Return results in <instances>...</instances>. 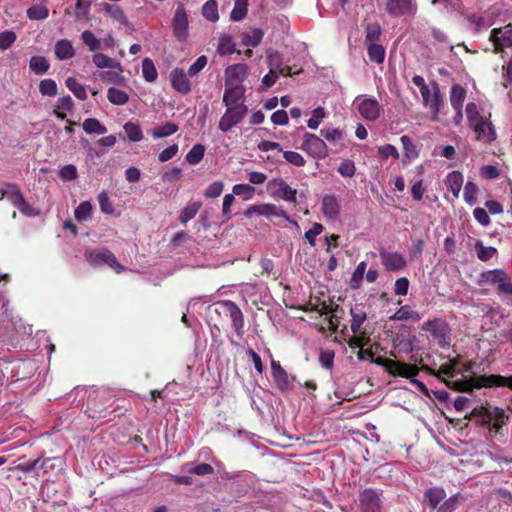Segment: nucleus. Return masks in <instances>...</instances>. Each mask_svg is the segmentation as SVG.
I'll return each instance as SVG.
<instances>
[{"label": "nucleus", "mask_w": 512, "mask_h": 512, "mask_svg": "<svg viewBox=\"0 0 512 512\" xmlns=\"http://www.w3.org/2000/svg\"><path fill=\"white\" fill-rule=\"evenodd\" d=\"M82 127L87 134L101 135L107 132V128L96 118L85 119Z\"/></svg>", "instance_id": "obj_41"}, {"label": "nucleus", "mask_w": 512, "mask_h": 512, "mask_svg": "<svg viewBox=\"0 0 512 512\" xmlns=\"http://www.w3.org/2000/svg\"><path fill=\"white\" fill-rule=\"evenodd\" d=\"M4 186L7 188V191H1L0 200L7 198L16 208L24 204V196L16 184L5 183Z\"/></svg>", "instance_id": "obj_26"}, {"label": "nucleus", "mask_w": 512, "mask_h": 512, "mask_svg": "<svg viewBox=\"0 0 512 512\" xmlns=\"http://www.w3.org/2000/svg\"><path fill=\"white\" fill-rule=\"evenodd\" d=\"M392 367L388 373L394 377H403L411 379L416 377L421 370L417 365H411L400 361H395L391 364Z\"/></svg>", "instance_id": "obj_21"}, {"label": "nucleus", "mask_w": 512, "mask_h": 512, "mask_svg": "<svg viewBox=\"0 0 512 512\" xmlns=\"http://www.w3.org/2000/svg\"><path fill=\"white\" fill-rule=\"evenodd\" d=\"M443 382L448 388L458 392H472L474 389V385H472V377L470 379H466L464 375L461 379L449 378L443 379Z\"/></svg>", "instance_id": "obj_27"}, {"label": "nucleus", "mask_w": 512, "mask_h": 512, "mask_svg": "<svg viewBox=\"0 0 512 512\" xmlns=\"http://www.w3.org/2000/svg\"><path fill=\"white\" fill-rule=\"evenodd\" d=\"M477 284L479 286L485 284L497 285L499 293L512 295V281L503 269L483 271L477 279Z\"/></svg>", "instance_id": "obj_2"}, {"label": "nucleus", "mask_w": 512, "mask_h": 512, "mask_svg": "<svg viewBox=\"0 0 512 512\" xmlns=\"http://www.w3.org/2000/svg\"><path fill=\"white\" fill-rule=\"evenodd\" d=\"M49 15L47 7L42 5H34L27 10V16L31 20H43Z\"/></svg>", "instance_id": "obj_61"}, {"label": "nucleus", "mask_w": 512, "mask_h": 512, "mask_svg": "<svg viewBox=\"0 0 512 512\" xmlns=\"http://www.w3.org/2000/svg\"><path fill=\"white\" fill-rule=\"evenodd\" d=\"M386 11L392 17L414 15L417 5L412 0H388Z\"/></svg>", "instance_id": "obj_14"}, {"label": "nucleus", "mask_w": 512, "mask_h": 512, "mask_svg": "<svg viewBox=\"0 0 512 512\" xmlns=\"http://www.w3.org/2000/svg\"><path fill=\"white\" fill-rule=\"evenodd\" d=\"M114 404L113 396L107 391H98L88 400L89 416L92 418H104Z\"/></svg>", "instance_id": "obj_4"}, {"label": "nucleus", "mask_w": 512, "mask_h": 512, "mask_svg": "<svg viewBox=\"0 0 512 512\" xmlns=\"http://www.w3.org/2000/svg\"><path fill=\"white\" fill-rule=\"evenodd\" d=\"M248 112L247 106H235L227 108L221 117L218 128L226 133L239 124Z\"/></svg>", "instance_id": "obj_10"}, {"label": "nucleus", "mask_w": 512, "mask_h": 512, "mask_svg": "<svg viewBox=\"0 0 512 512\" xmlns=\"http://www.w3.org/2000/svg\"><path fill=\"white\" fill-rule=\"evenodd\" d=\"M400 142L403 146L404 150V158L408 161L414 160L419 156L417 146L414 144L412 139L407 136L403 135L400 137Z\"/></svg>", "instance_id": "obj_40"}, {"label": "nucleus", "mask_w": 512, "mask_h": 512, "mask_svg": "<svg viewBox=\"0 0 512 512\" xmlns=\"http://www.w3.org/2000/svg\"><path fill=\"white\" fill-rule=\"evenodd\" d=\"M29 68L35 74L43 75L49 70L50 64L44 56H33L29 61Z\"/></svg>", "instance_id": "obj_39"}, {"label": "nucleus", "mask_w": 512, "mask_h": 512, "mask_svg": "<svg viewBox=\"0 0 512 512\" xmlns=\"http://www.w3.org/2000/svg\"><path fill=\"white\" fill-rule=\"evenodd\" d=\"M217 308L216 312L220 313L223 311L226 315H229L232 322V328L235 331L237 337L241 339L244 335V315L241 309L236 303L231 300L219 301L215 304Z\"/></svg>", "instance_id": "obj_5"}, {"label": "nucleus", "mask_w": 512, "mask_h": 512, "mask_svg": "<svg viewBox=\"0 0 512 512\" xmlns=\"http://www.w3.org/2000/svg\"><path fill=\"white\" fill-rule=\"evenodd\" d=\"M421 370L436 376L440 381H443V379L456 378L460 374V372H456L449 362L442 364L438 371H435L427 365H422Z\"/></svg>", "instance_id": "obj_24"}, {"label": "nucleus", "mask_w": 512, "mask_h": 512, "mask_svg": "<svg viewBox=\"0 0 512 512\" xmlns=\"http://www.w3.org/2000/svg\"><path fill=\"white\" fill-rule=\"evenodd\" d=\"M380 258L387 271H400L407 266L406 259L398 252L380 251Z\"/></svg>", "instance_id": "obj_16"}, {"label": "nucleus", "mask_w": 512, "mask_h": 512, "mask_svg": "<svg viewBox=\"0 0 512 512\" xmlns=\"http://www.w3.org/2000/svg\"><path fill=\"white\" fill-rule=\"evenodd\" d=\"M366 267H367V264L365 261L360 262L356 266V268L352 274L351 280H350V287L352 289H357L360 287L361 282H362L365 272H366Z\"/></svg>", "instance_id": "obj_56"}, {"label": "nucleus", "mask_w": 512, "mask_h": 512, "mask_svg": "<svg viewBox=\"0 0 512 512\" xmlns=\"http://www.w3.org/2000/svg\"><path fill=\"white\" fill-rule=\"evenodd\" d=\"M367 54L370 61L381 64L385 58V49L380 44L369 43L367 47Z\"/></svg>", "instance_id": "obj_42"}, {"label": "nucleus", "mask_w": 512, "mask_h": 512, "mask_svg": "<svg viewBox=\"0 0 512 512\" xmlns=\"http://www.w3.org/2000/svg\"><path fill=\"white\" fill-rule=\"evenodd\" d=\"M67 88L75 95L79 100H86L87 93L85 87L80 84L76 78L68 77L65 82Z\"/></svg>", "instance_id": "obj_43"}, {"label": "nucleus", "mask_w": 512, "mask_h": 512, "mask_svg": "<svg viewBox=\"0 0 512 512\" xmlns=\"http://www.w3.org/2000/svg\"><path fill=\"white\" fill-rule=\"evenodd\" d=\"M264 36V32L259 28L251 29V31L242 35V44L248 47H257Z\"/></svg>", "instance_id": "obj_37"}, {"label": "nucleus", "mask_w": 512, "mask_h": 512, "mask_svg": "<svg viewBox=\"0 0 512 512\" xmlns=\"http://www.w3.org/2000/svg\"><path fill=\"white\" fill-rule=\"evenodd\" d=\"M301 149L316 159H324L328 156L326 143L317 135L305 133Z\"/></svg>", "instance_id": "obj_8"}, {"label": "nucleus", "mask_w": 512, "mask_h": 512, "mask_svg": "<svg viewBox=\"0 0 512 512\" xmlns=\"http://www.w3.org/2000/svg\"><path fill=\"white\" fill-rule=\"evenodd\" d=\"M359 507L362 512H381V493L372 488H366L359 494Z\"/></svg>", "instance_id": "obj_11"}, {"label": "nucleus", "mask_w": 512, "mask_h": 512, "mask_svg": "<svg viewBox=\"0 0 512 512\" xmlns=\"http://www.w3.org/2000/svg\"><path fill=\"white\" fill-rule=\"evenodd\" d=\"M39 91L43 96L54 97L57 95V84L53 79H43L39 84Z\"/></svg>", "instance_id": "obj_59"}, {"label": "nucleus", "mask_w": 512, "mask_h": 512, "mask_svg": "<svg viewBox=\"0 0 512 512\" xmlns=\"http://www.w3.org/2000/svg\"><path fill=\"white\" fill-rule=\"evenodd\" d=\"M232 191L233 194L243 197L244 200H250L255 193V188L249 184H236Z\"/></svg>", "instance_id": "obj_62"}, {"label": "nucleus", "mask_w": 512, "mask_h": 512, "mask_svg": "<svg viewBox=\"0 0 512 512\" xmlns=\"http://www.w3.org/2000/svg\"><path fill=\"white\" fill-rule=\"evenodd\" d=\"M244 215L248 218L253 217L254 215L259 216H276L279 217L281 213L279 212V209L275 204L271 203H265V204H259V205H251L249 206L245 212Z\"/></svg>", "instance_id": "obj_23"}, {"label": "nucleus", "mask_w": 512, "mask_h": 512, "mask_svg": "<svg viewBox=\"0 0 512 512\" xmlns=\"http://www.w3.org/2000/svg\"><path fill=\"white\" fill-rule=\"evenodd\" d=\"M381 33L382 29L378 22L368 23L366 26L365 42L367 44L376 43L380 39Z\"/></svg>", "instance_id": "obj_55"}, {"label": "nucleus", "mask_w": 512, "mask_h": 512, "mask_svg": "<svg viewBox=\"0 0 512 512\" xmlns=\"http://www.w3.org/2000/svg\"><path fill=\"white\" fill-rule=\"evenodd\" d=\"M142 73L147 82H154L158 77L157 69L150 58H144L142 61Z\"/></svg>", "instance_id": "obj_49"}, {"label": "nucleus", "mask_w": 512, "mask_h": 512, "mask_svg": "<svg viewBox=\"0 0 512 512\" xmlns=\"http://www.w3.org/2000/svg\"><path fill=\"white\" fill-rule=\"evenodd\" d=\"M245 89L242 85L226 87L223 95V103L227 108L235 106H246L244 104Z\"/></svg>", "instance_id": "obj_17"}, {"label": "nucleus", "mask_w": 512, "mask_h": 512, "mask_svg": "<svg viewBox=\"0 0 512 512\" xmlns=\"http://www.w3.org/2000/svg\"><path fill=\"white\" fill-rule=\"evenodd\" d=\"M420 318L419 313L414 311L409 305L401 306L392 316L389 317L390 320L394 321H407L409 319L418 321Z\"/></svg>", "instance_id": "obj_36"}, {"label": "nucleus", "mask_w": 512, "mask_h": 512, "mask_svg": "<svg viewBox=\"0 0 512 512\" xmlns=\"http://www.w3.org/2000/svg\"><path fill=\"white\" fill-rule=\"evenodd\" d=\"M204 154L205 146L203 144H195L186 154L185 159L190 165H196L203 159Z\"/></svg>", "instance_id": "obj_51"}, {"label": "nucleus", "mask_w": 512, "mask_h": 512, "mask_svg": "<svg viewBox=\"0 0 512 512\" xmlns=\"http://www.w3.org/2000/svg\"><path fill=\"white\" fill-rule=\"evenodd\" d=\"M201 202H193L183 208L179 216V220L182 224H186L188 221L193 219L201 208Z\"/></svg>", "instance_id": "obj_53"}, {"label": "nucleus", "mask_w": 512, "mask_h": 512, "mask_svg": "<svg viewBox=\"0 0 512 512\" xmlns=\"http://www.w3.org/2000/svg\"><path fill=\"white\" fill-rule=\"evenodd\" d=\"M75 55V50L70 40L61 39L55 44V56L59 60L71 59Z\"/></svg>", "instance_id": "obj_29"}, {"label": "nucleus", "mask_w": 512, "mask_h": 512, "mask_svg": "<svg viewBox=\"0 0 512 512\" xmlns=\"http://www.w3.org/2000/svg\"><path fill=\"white\" fill-rule=\"evenodd\" d=\"M445 182L448 190L453 194L455 198H458L463 184L462 173L459 171L450 172L447 175Z\"/></svg>", "instance_id": "obj_30"}, {"label": "nucleus", "mask_w": 512, "mask_h": 512, "mask_svg": "<svg viewBox=\"0 0 512 512\" xmlns=\"http://www.w3.org/2000/svg\"><path fill=\"white\" fill-rule=\"evenodd\" d=\"M108 100L114 105H124L129 101L128 94L115 87H111L107 91Z\"/></svg>", "instance_id": "obj_45"}, {"label": "nucleus", "mask_w": 512, "mask_h": 512, "mask_svg": "<svg viewBox=\"0 0 512 512\" xmlns=\"http://www.w3.org/2000/svg\"><path fill=\"white\" fill-rule=\"evenodd\" d=\"M475 251L479 260L483 262L489 261L498 251L495 247L485 246L481 240H477L475 243Z\"/></svg>", "instance_id": "obj_38"}, {"label": "nucleus", "mask_w": 512, "mask_h": 512, "mask_svg": "<svg viewBox=\"0 0 512 512\" xmlns=\"http://www.w3.org/2000/svg\"><path fill=\"white\" fill-rule=\"evenodd\" d=\"M173 36L179 42H186L189 37V20L183 3H178L171 23Z\"/></svg>", "instance_id": "obj_6"}, {"label": "nucleus", "mask_w": 512, "mask_h": 512, "mask_svg": "<svg viewBox=\"0 0 512 512\" xmlns=\"http://www.w3.org/2000/svg\"><path fill=\"white\" fill-rule=\"evenodd\" d=\"M235 51V43L229 35H222L219 38L217 52L221 56L230 55Z\"/></svg>", "instance_id": "obj_46"}, {"label": "nucleus", "mask_w": 512, "mask_h": 512, "mask_svg": "<svg viewBox=\"0 0 512 512\" xmlns=\"http://www.w3.org/2000/svg\"><path fill=\"white\" fill-rule=\"evenodd\" d=\"M412 83L419 87L420 93L422 96V103L425 107H429L432 118L437 119L438 114L441 111V108L444 106V97L440 91L439 85L437 82L433 81L431 86L433 87V97L432 101H429L430 88L425 83V80L420 75H415L412 78Z\"/></svg>", "instance_id": "obj_1"}, {"label": "nucleus", "mask_w": 512, "mask_h": 512, "mask_svg": "<svg viewBox=\"0 0 512 512\" xmlns=\"http://www.w3.org/2000/svg\"><path fill=\"white\" fill-rule=\"evenodd\" d=\"M92 213V205L89 201L81 202L74 211L75 219L79 222L86 221Z\"/></svg>", "instance_id": "obj_57"}, {"label": "nucleus", "mask_w": 512, "mask_h": 512, "mask_svg": "<svg viewBox=\"0 0 512 512\" xmlns=\"http://www.w3.org/2000/svg\"><path fill=\"white\" fill-rule=\"evenodd\" d=\"M469 126L475 132L477 141L490 144L497 137L494 125L486 117L472 123Z\"/></svg>", "instance_id": "obj_12"}, {"label": "nucleus", "mask_w": 512, "mask_h": 512, "mask_svg": "<svg viewBox=\"0 0 512 512\" xmlns=\"http://www.w3.org/2000/svg\"><path fill=\"white\" fill-rule=\"evenodd\" d=\"M170 81L174 90L187 95L191 92V83L183 69L175 68L170 73Z\"/></svg>", "instance_id": "obj_18"}, {"label": "nucleus", "mask_w": 512, "mask_h": 512, "mask_svg": "<svg viewBox=\"0 0 512 512\" xmlns=\"http://www.w3.org/2000/svg\"><path fill=\"white\" fill-rule=\"evenodd\" d=\"M86 259L88 263L92 266H100L106 264L109 267H111L116 273H121L125 269L124 266H122L117 261L114 253L108 249L89 252L86 254Z\"/></svg>", "instance_id": "obj_7"}, {"label": "nucleus", "mask_w": 512, "mask_h": 512, "mask_svg": "<svg viewBox=\"0 0 512 512\" xmlns=\"http://www.w3.org/2000/svg\"><path fill=\"white\" fill-rule=\"evenodd\" d=\"M489 40L493 43L494 53L504 52L505 48L512 46V28L508 26L493 28L490 32Z\"/></svg>", "instance_id": "obj_13"}, {"label": "nucleus", "mask_w": 512, "mask_h": 512, "mask_svg": "<svg viewBox=\"0 0 512 512\" xmlns=\"http://www.w3.org/2000/svg\"><path fill=\"white\" fill-rule=\"evenodd\" d=\"M340 203L334 195H325L322 198L321 211L326 219L336 221L340 216Z\"/></svg>", "instance_id": "obj_20"}, {"label": "nucleus", "mask_w": 512, "mask_h": 512, "mask_svg": "<svg viewBox=\"0 0 512 512\" xmlns=\"http://www.w3.org/2000/svg\"><path fill=\"white\" fill-rule=\"evenodd\" d=\"M123 128L128 139L132 142H139L144 137L141 127L136 123L129 121L125 123Z\"/></svg>", "instance_id": "obj_52"}, {"label": "nucleus", "mask_w": 512, "mask_h": 512, "mask_svg": "<svg viewBox=\"0 0 512 512\" xmlns=\"http://www.w3.org/2000/svg\"><path fill=\"white\" fill-rule=\"evenodd\" d=\"M491 415V407L478 406L471 411L469 419L476 418L478 425L486 427L491 425Z\"/></svg>", "instance_id": "obj_28"}, {"label": "nucleus", "mask_w": 512, "mask_h": 512, "mask_svg": "<svg viewBox=\"0 0 512 512\" xmlns=\"http://www.w3.org/2000/svg\"><path fill=\"white\" fill-rule=\"evenodd\" d=\"M103 10L105 11V13L108 16H110L113 20H115L119 24L124 25V26L129 25L127 16L124 13L123 9L119 5L104 3Z\"/></svg>", "instance_id": "obj_31"}, {"label": "nucleus", "mask_w": 512, "mask_h": 512, "mask_svg": "<svg viewBox=\"0 0 512 512\" xmlns=\"http://www.w3.org/2000/svg\"><path fill=\"white\" fill-rule=\"evenodd\" d=\"M248 0H235L234 8L231 11L230 18L233 21H241L247 15Z\"/></svg>", "instance_id": "obj_50"}, {"label": "nucleus", "mask_w": 512, "mask_h": 512, "mask_svg": "<svg viewBox=\"0 0 512 512\" xmlns=\"http://www.w3.org/2000/svg\"><path fill=\"white\" fill-rule=\"evenodd\" d=\"M478 186L471 181H468L464 187V200L465 202L473 206L477 202Z\"/></svg>", "instance_id": "obj_58"}, {"label": "nucleus", "mask_w": 512, "mask_h": 512, "mask_svg": "<svg viewBox=\"0 0 512 512\" xmlns=\"http://www.w3.org/2000/svg\"><path fill=\"white\" fill-rule=\"evenodd\" d=\"M358 111L365 120L375 121L380 117L382 108L375 98H363L358 104Z\"/></svg>", "instance_id": "obj_15"}, {"label": "nucleus", "mask_w": 512, "mask_h": 512, "mask_svg": "<svg viewBox=\"0 0 512 512\" xmlns=\"http://www.w3.org/2000/svg\"><path fill=\"white\" fill-rule=\"evenodd\" d=\"M508 416L506 415L504 409L500 407H492V415H491V429H493L496 433H501V430L504 425H506V421Z\"/></svg>", "instance_id": "obj_35"}, {"label": "nucleus", "mask_w": 512, "mask_h": 512, "mask_svg": "<svg viewBox=\"0 0 512 512\" xmlns=\"http://www.w3.org/2000/svg\"><path fill=\"white\" fill-rule=\"evenodd\" d=\"M506 377L502 375H479L472 377V385L474 388H492V387H504L505 386Z\"/></svg>", "instance_id": "obj_19"}, {"label": "nucleus", "mask_w": 512, "mask_h": 512, "mask_svg": "<svg viewBox=\"0 0 512 512\" xmlns=\"http://www.w3.org/2000/svg\"><path fill=\"white\" fill-rule=\"evenodd\" d=\"M267 64L269 70L274 71L281 76H291L292 74L297 73H293L290 66L283 65L282 56L278 51H272L267 54Z\"/></svg>", "instance_id": "obj_22"}, {"label": "nucleus", "mask_w": 512, "mask_h": 512, "mask_svg": "<svg viewBox=\"0 0 512 512\" xmlns=\"http://www.w3.org/2000/svg\"><path fill=\"white\" fill-rule=\"evenodd\" d=\"M248 67L246 64L238 63L229 66L225 70V76L228 80L243 81L247 76Z\"/></svg>", "instance_id": "obj_34"}, {"label": "nucleus", "mask_w": 512, "mask_h": 512, "mask_svg": "<svg viewBox=\"0 0 512 512\" xmlns=\"http://www.w3.org/2000/svg\"><path fill=\"white\" fill-rule=\"evenodd\" d=\"M17 35L12 30H5L0 32V50L5 51L9 49L16 41Z\"/></svg>", "instance_id": "obj_64"}, {"label": "nucleus", "mask_w": 512, "mask_h": 512, "mask_svg": "<svg viewBox=\"0 0 512 512\" xmlns=\"http://www.w3.org/2000/svg\"><path fill=\"white\" fill-rule=\"evenodd\" d=\"M461 500H464V497L460 493L452 495L444 500L436 512H454L458 508Z\"/></svg>", "instance_id": "obj_47"}, {"label": "nucleus", "mask_w": 512, "mask_h": 512, "mask_svg": "<svg viewBox=\"0 0 512 512\" xmlns=\"http://www.w3.org/2000/svg\"><path fill=\"white\" fill-rule=\"evenodd\" d=\"M202 15L205 19L211 22H216L219 19L218 5L216 0H208L203 5Z\"/></svg>", "instance_id": "obj_48"}, {"label": "nucleus", "mask_w": 512, "mask_h": 512, "mask_svg": "<svg viewBox=\"0 0 512 512\" xmlns=\"http://www.w3.org/2000/svg\"><path fill=\"white\" fill-rule=\"evenodd\" d=\"M81 39L83 43L86 46H88L89 50L92 52L102 49L101 40L96 38V36L90 30H85L84 32H82Z\"/></svg>", "instance_id": "obj_54"}, {"label": "nucleus", "mask_w": 512, "mask_h": 512, "mask_svg": "<svg viewBox=\"0 0 512 512\" xmlns=\"http://www.w3.org/2000/svg\"><path fill=\"white\" fill-rule=\"evenodd\" d=\"M421 329L429 332L440 348H447L451 345V329L444 319L437 317L429 319L423 323Z\"/></svg>", "instance_id": "obj_3"}, {"label": "nucleus", "mask_w": 512, "mask_h": 512, "mask_svg": "<svg viewBox=\"0 0 512 512\" xmlns=\"http://www.w3.org/2000/svg\"><path fill=\"white\" fill-rule=\"evenodd\" d=\"M178 129L179 127L177 124L167 122L164 125L154 128L151 134L154 138H164L175 134L178 131Z\"/></svg>", "instance_id": "obj_44"}, {"label": "nucleus", "mask_w": 512, "mask_h": 512, "mask_svg": "<svg viewBox=\"0 0 512 512\" xmlns=\"http://www.w3.org/2000/svg\"><path fill=\"white\" fill-rule=\"evenodd\" d=\"M325 116L326 113L323 107L319 106L315 108L312 111V117L307 121V126L310 129L316 130L319 127L322 120L325 118Z\"/></svg>", "instance_id": "obj_63"}, {"label": "nucleus", "mask_w": 512, "mask_h": 512, "mask_svg": "<svg viewBox=\"0 0 512 512\" xmlns=\"http://www.w3.org/2000/svg\"><path fill=\"white\" fill-rule=\"evenodd\" d=\"M267 189L271 196L296 204L297 190L291 188L283 179L273 178L268 181Z\"/></svg>", "instance_id": "obj_9"}, {"label": "nucleus", "mask_w": 512, "mask_h": 512, "mask_svg": "<svg viewBox=\"0 0 512 512\" xmlns=\"http://www.w3.org/2000/svg\"><path fill=\"white\" fill-rule=\"evenodd\" d=\"M351 316H352V320H351L350 328L354 334H357L358 332H360L361 326L366 321L367 314L364 311L356 312L353 309H351Z\"/></svg>", "instance_id": "obj_60"}, {"label": "nucleus", "mask_w": 512, "mask_h": 512, "mask_svg": "<svg viewBox=\"0 0 512 512\" xmlns=\"http://www.w3.org/2000/svg\"><path fill=\"white\" fill-rule=\"evenodd\" d=\"M92 62L97 68L104 69V68H111V69H121V64L114 60L113 58H110L109 56L103 54V53H95L92 56Z\"/></svg>", "instance_id": "obj_33"}, {"label": "nucleus", "mask_w": 512, "mask_h": 512, "mask_svg": "<svg viewBox=\"0 0 512 512\" xmlns=\"http://www.w3.org/2000/svg\"><path fill=\"white\" fill-rule=\"evenodd\" d=\"M466 98V89L459 84H455L450 90V103L454 110L463 108V103Z\"/></svg>", "instance_id": "obj_32"}, {"label": "nucleus", "mask_w": 512, "mask_h": 512, "mask_svg": "<svg viewBox=\"0 0 512 512\" xmlns=\"http://www.w3.org/2000/svg\"><path fill=\"white\" fill-rule=\"evenodd\" d=\"M446 491L442 487H430L424 492V499L432 510H437L439 504L445 500Z\"/></svg>", "instance_id": "obj_25"}]
</instances>
